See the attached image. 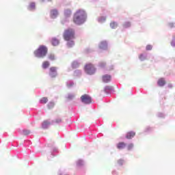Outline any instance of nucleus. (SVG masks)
<instances>
[{
	"mask_svg": "<svg viewBox=\"0 0 175 175\" xmlns=\"http://www.w3.org/2000/svg\"><path fill=\"white\" fill-rule=\"evenodd\" d=\"M139 58L141 59V61H144V59H146V56H144L143 54H141L139 55Z\"/></svg>",
	"mask_w": 175,
	"mask_h": 175,
	"instance_id": "a878e982",
	"label": "nucleus"
},
{
	"mask_svg": "<svg viewBox=\"0 0 175 175\" xmlns=\"http://www.w3.org/2000/svg\"><path fill=\"white\" fill-rule=\"evenodd\" d=\"M81 100L83 103H85V105H90V103H92V98H91V96H90L88 94L81 96Z\"/></svg>",
	"mask_w": 175,
	"mask_h": 175,
	"instance_id": "39448f33",
	"label": "nucleus"
},
{
	"mask_svg": "<svg viewBox=\"0 0 175 175\" xmlns=\"http://www.w3.org/2000/svg\"><path fill=\"white\" fill-rule=\"evenodd\" d=\"M118 163H119L120 165H122V163H124V161H123V160H119V161H118Z\"/></svg>",
	"mask_w": 175,
	"mask_h": 175,
	"instance_id": "473e14b6",
	"label": "nucleus"
},
{
	"mask_svg": "<svg viewBox=\"0 0 175 175\" xmlns=\"http://www.w3.org/2000/svg\"><path fill=\"white\" fill-rule=\"evenodd\" d=\"M125 147H126V144H125L124 142H119L117 144V148H118V150H122L125 148Z\"/></svg>",
	"mask_w": 175,
	"mask_h": 175,
	"instance_id": "1a4fd4ad",
	"label": "nucleus"
},
{
	"mask_svg": "<svg viewBox=\"0 0 175 175\" xmlns=\"http://www.w3.org/2000/svg\"><path fill=\"white\" fill-rule=\"evenodd\" d=\"M48 58L49 59H50V61H54V59H55V56L54 55V54H49L48 55Z\"/></svg>",
	"mask_w": 175,
	"mask_h": 175,
	"instance_id": "aec40b11",
	"label": "nucleus"
},
{
	"mask_svg": "<svg viewBox=\"0 0 175 175\" xmlns=\"http://www.w3.org/2000/svg\"><path fill=\"white\" fill-rule=\"evenodd\" d=\"M136 135V133L133 132V131H130L129 133H127L126 137L127 139H132V137H135Z\"/></svg>",
	"mask_w": 175,
	"mask_h": 175,
	"instance_id": "9b49d317",
	"label": "nucleus"
},
{
	"mask_svg": "<svg viewBox=\"0 0 175 175\" xmlns=\"http://www.w3.org/2000/svg\"><path fill=\"white\" fill-rule=\"evenodd\" d=\"M49 73H57V67H51L49 68Z\"/></svg>",
	"mask_w": 175,
	"mask_h": 175,
	"instance_id": "dca6fc26",
	"label": "nucleus"
},
{
	"mask_svg": "<svg viewBox=\"0 0 175 175\" xmlns=\"http://www.w3.org/2000/svg\"><path fill=\"white\" fill-rule=\"evenodd\" d=\"M49 76L52 79H54L55 77H57V72H49Z\"/></svg>",
	"mask_w": 175,
	"mask_h": 175,
	"instance_id": "5701e85b",
	"label": "nucleus"
},
{
	"mask_svg": "<svg viewBox=\"0 0 175 175\" xmlns=\"http://www.w3.org/2000/svg\"><path fill=\"white\" fill-rule=\"evenodd\" d=\"M47 1V2H52L53 1V0H46Z\"/></svg>",
	"mask_w": 175,
	"mask_h": 175,
	"instance_id": "e433bc0d",
	"label": "nucleus"
},
{
	"mask_svg": "<svg viewBox=\"0 0 175 175\" xmlns=\"http://www.w3.org/2000/svg\"><path fill=\"white\" fill-rule=\"evenodd\" d=\"M55 122H56V124H61V122H62V119L57 118L55 120Z\"/></svg>",
	"mask_w": 175,
	"mask_h": 175,
	"instance_id": "cd10ccee",
	"label": "nucleus"
},
{
	"mask_svg": "<svg viewBox=\"0 0 175 175\" xmlns=\"http://www.w3.org/2000/svg\"><path fill=\"white\" fill-rule=\"evenodd\" d=\"M169 25H170V28H173V27H174V23H170Z\"/></svg>",
	"mask_w": 175,
	"mask_h": 175,
	"instance_id": "72a5a7b5",
	"label": "nucleus"
},
{
	"mask_svg": "<svg viewBox=\"0 0 175 175\" xmlns=\"http://www.w3.org/2000/svg\"><path fill=\"white\" fill-rule=\"evenodd\" d=\"M47 47L44 45H40L37 50L34 51V55L38 58H44L45 55H47Z\"/></svg>",
	"mask_w": 175,
	"mask_h": 175,
	"instance_id": "f03ea898",
	"label": "nucleus"
},
{
	"mask_svg": "<svg viewBox=\"0 0 175 175\" xmlns=\"http://www.w3.org/2000/svg\"><path fill=\"white\" fill-rule=\"evenodd\" d=\"M157 84L160 87H163V85H165V84H166V81H165V79H163V78H160L157 81Z\"/></svg>",
	"mask_w": 175,
	"mask_h": 175,
	"instance_id": "0eeeda50",
	"label": "nucleus"
},
{
	"mask_svg": "<svg viewBox=\"0 0 175 175\" xmlns=\"http://www.w3.org/2000/svg\"><path fill=\"white\" fill-rule=\"evenodd\" d=\"M104 46H106V42H101L100 48V49H103Z\"/></svg>",
	"mask_w": 175,
	"mask_h": 175,
	"instance_id": "2f4dec72",
	"label": "nucleus"
},
{
	"mask_svg": "<svg viewBox=\"0 0 175 175\" xmlns=\"http://www.w3.org/2000/svg\"><path fill=\"white\" fill-rule=\"evenodd\" d=\"M53 46H58L59 44V40L57 38H53L51 41Z\"/></svg>",
	"mask_w": 175,
	"mask_h": 175,
	"instance_id": "ddd939ff",
	"label": "nucleus"
},
{
	"mask_svg": "<svg viewBox=\"0 0 175 175\" xmlns=\"http://www.w3.org/2000/svg\"><path fill=\"white\" fill-rule=\"evenodd\" d=\"M63 38L64 40L69 41V40H73L75 39V30L73 29H67L64 30V32L63 33Z\"/></svg>",
	"mask_w": 175,
	"mask_h": 175,
	"instance_id": "7ed1b4c3",
	"label": "nucleus"
},
{
	"mask_svg": "<svg viewBox=\"0 0 175 175\" xmlns=\"http://www.w3.org/2000/svg\"><path fill=\"white\" fill-rule=\"evenodd\" d=\"M67 98L68 100H72V99H75V94H68Z\"/></svg>",
	"mask_w": 175,
	"mask_h": 175,
	"instance_id": "b1692460",
	"label": "nucleus"
},
{
	"mask_svg": "<svg viewBox=\"0 0 175 175\" xmlns=\"http://www.w3.org/2000/svg\"><path fill=\"white\" fill-rule=\"evenodd\" d=\"M98 21L99 23H103L104 21H106V17L102 16L99 18Z\"/></svg>",
	"mask_w": 175,
	"mask_h": 175,
	"instance_id": "393cba45",
	"label": "nucleus"
},
{
	"mask_svg": "<svg viewBox=\"0 0 175 175\" xmlns=\"http://www.w3.org/2000/svg\"><path fill=\"white\" fill-rule=\"evenodd\" d=\"M102 80L103 83H109V81H111V76L109 75H103L102 77Z\"/></svg>",
	"mask_w": 175,
	"mask_h": 175,
	"instance_id": "423d86ee",
	"label": "nucleus"
},
{
	"mask_svg": "<svg viewBox=\"0 0 175 175\" xmlns=\"http://www.w3.org/2000/svg\"><path fill=\"white\" fill-rule=\"evenodd\" d=\"M51 106V107H50ZM48 107L49 109H51V107H54V103H50L49 105H48Z\"/></svg>",
	"mask_w": 175,
	"mask_h": 175,
	"instance_id": "7c9ffc66",
	"label": "nucleus"
},
{
	"mask_svg": "<svg viewBox=\"0 0 175 175\" xmlns=\"http://www.w3.org/2000/svg\"><path fill=\"white\" fill-rule=\"evenodd\" d=\"M49 66H50V62H49L48 61H44V62H42V69H47Z\"/></svg>",
	"mask_w": 175,
	"mask_h": 175,
	"instance_id": "f8f14e48",
	"label": "nucleus"
},
{
	"mask_svg": "<svg viewBox=\"0 0 175 175\" xmlns=\"http://www.w3.org/2000/svg\"><path fill=\"white\" fill-rule=\"evenodd\" d=\"M75 64H77V63H73V64H72V67H73V68H75Z\"/></svg>",
	"mask_w": 175,
	"mask_h": 175,
	"instance_id": "c9c22d12",
	"label": "nucleus"
},
{
	"mask_svg": "<svg viewBox=\"0 0 175 175\" xmlns=\"http://www.w3.org/2000/svg\"><path fill=\"white\" fill-rule=\"evenodd\" d=\"M64 14L66 17H69L72 14V11L70 10H66Z\"/></svg>",
	"mask_w": 175,
	"mask_h": 175,
	"instance_id": "f3484780",
	"label": "nucleus"
},
{
	"mask_svg": "<svg viewBox=\"0 0 175 175\" xmlns=\"http://www.w3.org/2000/svg\"><path fill=\"white\" fill-rule=\"evenodd\" d=\"M67 45L69 46V47H73V46H75V42L72 40H69L67 43Z\"/></svg>",
	"mask_w": 175,
	"mask_h": 175,
	"instance_id": "a211bd4d",
	"label": "nucleus"
},
{
	"mask_svg": "<svg viewBox=\"0 0 175 175\" xmlns=\"http://www.w3.org/2000/svg\"><path fill=\"white\" fill-rule=\"evenodd\" d=\"M132 148H133V144H129L127 146V150L130 151V150H132Z\"/></svg>",
	"mask_w": 175,
	"mask_h": 175,
	"instance_id": "bb28decb",
	"label": "nucleus"
},
{
	"mask_svg": "<svg viewBox=\"0 0 175 175\" xmlns=\"http://www.w3.org/2000/svg\"><path fill=\"white\" fill-rule=\"evenodd\" d=\"M50 126V122L44 121L42 123V128L43 129H47L49 126Z\"/></svg>",
	"mask_w": 175,
	"mask_h": 175,
	"instance_id": "4468645a",
	"label": "nucleus"
},
{
	"mask_svg": "<svg viewBox=\"0 0 175 175\" xmlns=\"http://www.w3.org/2000/svg\"><path fill=\"white\" fill-rule=\"evenodd\" d=\"M111 88H105L103 90V92H104V94H109V92H111Z\"/></svg>",
	"mask_w": 175,
	"mask_h": 175,
	"instance_id": "412c9836",
	"label": "nucleus"
},
{
	"mask_svg": "<svg viewBox=\"0 0 175 175\" xmlns=\"http://www.w3.org/2000/svg\"><path fill=\"white\" fill-rule=\"evenodd\" d=\"M47 102H49L47 97H43L40 100V103H42V105H45V103H47Z\"/></svg>",
	"mask_w": 175,
	"mask_h": 175,
	"instance_id": "2eb2a0df",
	"label": "nucleus"
},
{
	"mask_svg": "<svg viewBox=\"0 0 175 175\" xmlns=\"http://www.w3.org/2000/svg\"><path fill=\"white\" fill-rule=\"evenodd\" d=\"M146 49L148 51H150V50H152V45H147Z\"/></svg>",
	"mask_w": 175,
	"mask_h": 175,
	"instance_id": "c756f323",
	"label": "nucleus"
},
{
	"mask_svg": "<svg viewBox=\"0 0 175 175\" xmlns=\"http://www.w3.org/2000/svg\"><path fill=\"white\" fill-rule=\"evenodd\" d=\"M58 16V11L57 10H52L51 11V17L52 18H55Z\"/></svg>",
	"mask_w": 175,
	"mask_h": 175,
	"instance_id": "9d476101",
	"label": "nucleus"
},
{
	"mask_svg": "<svg viewBox=\"0 0 175 175\" xmlns=\"http://www.w3.org/2000/svg\"><path fill=\"white\" fill-rule=\"evenodd\" d=\"M86 19L87 14H85V11L83 10H79L74 14L72 21L73 23H75V24L80 25L81 24H83V23L85 22Z\"/></svg>",
	"mask_w": 175,
	"mask_h": 175,
	"instance_id": "f257e3e1",
	"label": "nucleus"
},
{
	"mask_svg": "<svg viewBox=\"0 0 175 175\" xmlns=\"http://www.w3.org/2000/svg\"><path fill=\"white\" fill-rule=\"evenodd\" d=\"M29 133H31V131H29V130H23V135H29Z\"/></svg>",
	"mask_w": 175,
	"mask_h": 175,
	"instance_id": "c85d7f7f",
	"label": "nucleus"
},
{
	"mask_svg": "<svg viewBox=\"0 0 175 175\" xmlns=\"http://www.w3.org/2000/svg\"><path fill=\"white\" fill-rule=\"evenodd\" d=\"M110 27L111 28H112L113 29H116L118 27L117 23L116 22H112L110 23Z\"/></svg>",
	"mask_w": 175,
	"mask_h": 175,
	"instance_id": "6ab92c4d",
	"label": "nucleus"
},
{
	"mask_svg": "<svg viewBox=\"0 0 175 175\" xmlns=\"http://www.w3.org/2000/svg\"><path fill=\"white\" fill-rule=\"evenodd\" d=\"M74 84H75V83H71V84H70V85H68V87H73Z\"/></svg>",
	"mask_w": 175,
	"mask_h": 175,
	"instance_id": "f704fd0d",
	"label": "nucleus"
},
{
	"mask_svg": "<svg viewBox=\"0 0 175 175\" xmlns=\"http://www.w3.org/2000/svg\"><path fill=\"white\" fill-rule=\"evenodd\" d=\"M27 9L29 10H35V9H36V4L35 2L30 3L27 7Z\"/></svg>",
	"mask_w": 175,
	"mask_h": 175,
	"instance_id": "6e6552de",
	"label": "nucleus"
},
{
	"mask_svg": "<svg viewBox=\"0 0 175 175\" xmlns=\"http://www.w3.org/2000/svg\"><path fill=\"white\" fill-rule=\"evenodd\" d=\"M123 27L124 28H129V27H131V22H125L123 24Z\"/></svg>",
	"mask_w": 175,
	"mask_h": 175,
	"instance_id": "4be33fe9",
	"label": "nucleus"
},
{
	"mask_svg": "<svg viewBox=\"0 0 175 175\" xmlns=\"http://www.w3.org/2000/svg\"><path fill=\"white\" fill-rule=\"evenodd\" d=\"M85 72L88 75H94L95 73V67L91 63H89L85 66Z\"/></svg>",
	"mask_w": 175,
	"mask_h": 175,
	"instance_id": "20e7f679",
	"label": "nucleus"
}]
</instances>
